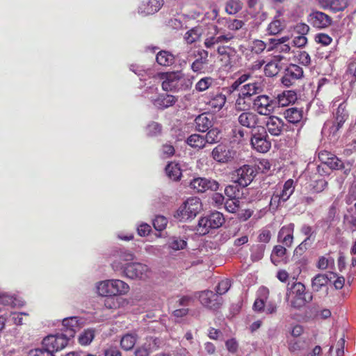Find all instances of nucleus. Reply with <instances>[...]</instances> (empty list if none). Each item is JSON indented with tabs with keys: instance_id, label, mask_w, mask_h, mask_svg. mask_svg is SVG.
<instances>
[{
	"instance_id": "20e7f679",
	"label": "nucleus",
	"mask_w": 356,
	"mask_h": 356,
	"mask_svg": "<svg viewBox=\"0 0 356 356\" xmlns=\"http://www.w3.org/2000/svg\"><path fill=\"white\" fill-rule=\"evenodd\" d=\"M224 222L223 215L218 211H214L199 220L197 230L201 234H206L210 229L221 227Z\"/></svg>"
},
{
	"instance_id": "412c9836",
	"label": "nucleus",
	"mask_w": 356,
	"mask_h": 356,
	"mask_svg": "<svg viewBox=\"0 0 356 356\" xmlns=\"http://www.w3.org/2000/svg\"><path fill=\"white\" fill-rule=\"evenodd\" d=\"M214 28L216 31L214 35H207L204 40V44L207 49H211L218 44L227 43L234 38V35L232 33L221 34L218 31L217 26H215Z\"/></svg>"
},
{
	"instance_id": "473e14b6",
	"label": "nucleus",
	"mask_w": 356,
	"mask_h": 356,
	"mask_svg": "<svg viewBox=\"0 0 356 356\" xmlns=\"http://www.w3.org/2000/svg\"><path fill=\"white\" fill-rule=\"evenodd\" d=\"M195 129L200 132H205L212 126V122L205 114L199 115L195 120Z\"/></svg>"
},
{
	"instance_id": "dca6fc26",
	"label": "nucleus",
	"mask_w": 356,
	"mask_h": 356,
	"mask_svg": "<svg viewBox=\"0 0 356 356\" xmlns=\"http://www.w3.org/2000/svg\"><path fill=\"white\" fill-rule=\"evenodd\" d=\"M308 22L315 28L323 29L332 24L330 16L321 11H312L308 16Z\"/></svg>"
},
{
	"instance_id": "c9c22d12",
	"label": "nucleus",
	"mask_w": 356,
	"mask_h": 356,
	"mask_svg": "<svg viewBox=\"0 0 356 356\" xmlns=\"http://www.w3.org/2000/svg\"><path fill=\"white\" fill-rule=\"evenodd\" d=\"M260 298L256 299L253 305V309L257 312H261L265 307V301L268 299L269 291L265 287L259 289Z\"/></svg>"
},
{
	"instance_id": "ea45409f",
	"label": "nucleus",
	"mask_w": 356,
	"mask_h": 356,
	"mask_svg": "<svg viewBox=\"0 0 356 356\" xmlns=\"http://www.w3.org/2000/svg\"><path fill=\"white\" fill-rule=\"evenodd\" d=\"M136 343V335L127 334L120 340V346L124 350H131Z\"/></svg>"
},
{
	"instance_id": "aec40b11",
	"label": "nucleus",
	"mask_w": 356,
	"mask_h": 356,
	"mask_svg": "<svg viewBox=\"0 0 356 356\" xmlns=\"http://www.w3.org/2000/svg\"><path fill=\"white\" fill-rule=\"evenodd\" d=\"M265 83L262 76L256 77L250 83L244 85L241 89L243 95H248V97L257 94H259L264 90Z\"/></svg>"
},
{
	"instance_id": "a18cd8bd",
	"label": "nucleus",
	"mask_w": 356,
	"mask_h": 356,
	"mask_svg": "<svg viewBox=\"0 0 356 356\" xmlns=\"http://www.w3.org/2000/svg\"><path fill=\"white\" fill-rule=\"evenodd\" d=\"M214 83L213 79L210 76H207L201 79L195 84V90L198 92H203L209 89Z\"/></svg>"
},
{
	"instance_id": "5fc2aeb1",
	"label": "nucleus",
	"mask_w": 356,
	"mask_h": 356,
	"mask_svg": "<svg viewBox=\"0 0 356 356\" xmlns=\"http://www.w3.org/2000/svg\"><path fill=\"white\" fill-rule=\"evenodd\" d=\"M30 356H54V353L50 350V348H47V347H44L42 343V347L40 348H35L34 350H31L29 352Z\"/></svg>"
},
{
	"instance_id": "ddd939ff",
	"label": "nucleus",
	"mask_w": 356,
	"mask_h": 356,
	"mask_svg": "<svg viewBox=\"0 0 356 356\" xmlns=\"http://www.w3.org/2000/svg\"><path fill=\"white\" fill-rule=\"evenodd\" d=\"M70 340L63 333L50 334L44 338L42 344L44 347L50 348L54 353L63 349Z\"/></svg>"
},
{
	"instance_id": "5701e85b",
	"label": "nucleus",
	"mask_w": 356,
	"mask_h": 356,
	"mask_svg": "<svg viewBox=\"0 0 356 356\" xmlns=\"http://www.w3.org/2000/svg\"><path fill=\"white\" fill-rule=\"evenodd\" d=\"M284 116L288 122L298 125V130L304 125L302 120L303 111L302 109L295 107L289 108L284 111Z\"/></svg>"
},
{
	"instance_id": "4468645a",
	"label": "nucleus",
	"mask_w": 356,
	"mask_h": 356,
	"mask_svg": "<svg viewBox=\"0 0 356 356\" xmlns=\"http://www.w3.org/2000/svg\"><path fill=\"white\" fill-rule=\"evenodd\" d=\"M266 132L268 131L273 136H279L284 131H287L288 126L283 120L277 116L270 115L266 121Z\"/></svg>"
},
{
	"instance_id": "052dcab7",
	"label": "nucleus",
	"mask_w": 356,
	"mask_h": 356,
	"mask_svg": "<svg viewBox=\"0 0 356 356\" xmlns=\"http://www.w3.org/2000/svg\"><path fill=\"white\" fill-rule=\"evenodd\" d=\"M161 125L157 122H152L147 127V134L153 136H156L161 132Z\"/></svg>"
},
{
	"instance_id": "680f3d73",
	"label": "nucleus",
	"mask_w": 356,
	"mask_h": 356,
	"mask_svg": "<svg viewBox=\"0 0 356 356\" xmlns=\"http://www.w3.org/2000/svg\"><path fill=\"white\" fill-rule=\"evenodd\" d=\"M305 341L302 340H291L289 342V350L291 352H296L305 348Z\"/></svg>"
},
{
	"instance_id": "1a4fd4ad",
	"label": "nucleus",
	"mask_w": 356,
	"mask_h": 356,
	"mask_svg": "<svg viewBox=\"0 0 356 356\" xmlns=\"http://www.w3.org/2000/svg\"><path fill=\"white\" fill-rule=\"evenodd\" d=\"M348 117L346 107L344 103H341L339 105L336 113L334 115V120L332 123V125L329 127L330 123L326 122L324 129L328 128L329 132L333 136H336L339 130L343 127L344 122Z\"/></svg>"
},
{
	"instance_id": "3c124183",
	"label": "nucleus",
	"mask_w": 356,
	"mask_h": 356,
	"mask_svg": "<svg viewBox=\"0 0 356 356\" xmlns=\"http://www.w3.org/2000/svg\"><path fill=\"white\" fill-rule=\"evenodd\" d=\"M248 97V95H243V91L238 94V98L236 100L235 108L237 111H245L249 108V104L246 102L245 99Z\"/></svg>"
},
{
	"instance_id": "2f4dec72",
	"label": "nucleus",
	"mask_w": 356,
	"mask_h": 356,
	"mask_svg": "<svg viewBox=\"0 0 356 356\" xmlns=\"http://www.w3.org/2000/svg\"><path fill=\"white\" fill-rule=\"evenodd\" d=\"M286 253V249L282 245H275L273 250L270 259L271 261L275 265L278 266L281 261L286 262L285 255Z\"/></svg>"
},
{
	"instance_id": "a878e982",
	"label": "nucleus",
	"mask_w": 356,
	"mask_h": 356,
	"mask_svg": "<svg viewBox=\"0 0 356 356\" xmlns=\"http://www.w3.org/2000/svg\"><path fill=\"white\" fill-rule=\"evenodd\" d=\"M353 165V161H341L334 154L332 156L330 162H328V167L332 170H343V173L348 175Z\"/></svg>"
},
{
	"instance_id": "39448f33",
	"label": "nucleus",
	"mask_w": 356,
	"mask_h": 356,
	"mask_svg": "<svg viewBox=\"0 0 356 356\" xmlns=\"http://www.w3.org/2000/svg\"><path fill=\"white\" fill-rule=\"evenodd\" d=\"M250 143L252 147L261 153L267 152L271 147V143L264 127H259L257 129H253Z\"/></svg>"
},
{
	"instance_id": "bf43d9fd",
	"label": "nucleus",
	"mask_w": 356,
	"mask_h": 356,
	"mask_svg": "<svg viewBox=\"0 0 356 356\" xmlns=\"http://www.w3.org/2000/svg\"><path fill=\"white\" fill-rule=\"evenodd\" d=\"M168 223V220L163 216H158L153 220V225L155 229L158 231L163 230Z\"/></svg>"
},
{
	"instance_id": "2eb2a0df",
	"label": "nucleus",
	"mask_w": 356,
	"mask_h": 356,
	"mask_svg": "<svg viewBox=\"0 0 356 356\" xmlns=\"http://www.w3.org/2000/svg\"><path fill=\"white\" fill-rule=\"evenodd\" d=\"M190 186L197 193H204L208 190L216 191L219 188V184L214 179L197 177L191 181Z\"/></svg>"
},
{
	"instance_id": "c85d7f7f",
	"label": "nucleus",
	"mask_w": 356,
	"mask_h": 356,
	"mask_svg": "<svg viewBox=\"0 0 356 356\" xmlns=\"http://www.w3.org/2000/svg\"><path fill=\"white\" fill-rule=\"evenodd\" d=\"M289 40L286 37H282L279 39L271 38L270 39V43L273 44L272 47L268 49V51H270L273 49H275L277 51L288 53L289 52L291 48L290 46L287 44H285V42Z\"/></svg>"
},
{
	"instance_id": "a19ab883",
	"label": "nucleus",
	"mask_w": 356,
	"mask_h": 356,
	"mask_svg": "<svg viewBox=\"0 0 356 356\" xmlns=\"http://www.w3.org/2000/svg\"><path fill=\"white\" fill-rule=\"evenodd\" d=\"M266 245L263 244H257L252 247L250 259L252 261H258L264 257Z\"/></svg>"
},
{
	"instance_id": "13d9d810",
	"label": "nucleus",
	"mask_w": 356,
	"mask_h": 356,
	"mask_svg": "<svg viewBox=\"0 0 356 356\" xmlns=\"http://www.w3.org/2000/svg\"><path fill=\"white\" fill-rule=\"evenodd\" d=\"M231 286L230 281L227 279L221 280L216 286V294L219 296L228 291Z\"/></svg>"
},
{
	"instance_id": "f257e3e1",
	"label": "nucleus",
	"mask_w": 356,
	"mask_h": 356,
	"mask_svg": "<svg viewBox=\"0 0 356 356\" xmlns=\"http://www.w3.org/2000/svg\"><path fill=\"white\" fill-rule=\"evenodd\" d=\"M162 80V88L165 91L178 92L186 90L192 83L186 79L181 71L161 73L159 74Z\"/></svg>"
},
{
	"instance_id": "f8f14e48",
	"label": "nucleus",
	"mask_w": 356,
	"mask_h": 356,
	"mask_svg": "<svg viewBox=\"0 0 356 356\" xmlns=\"http://www.w3.org/2000/svg\"><path fill=\"white\" fill-rule=\"evenodd\" d=\"M196 294L201 304L209 309H217L222 303V298L212 291L204 290Z\"/></svg>"
},
{
	"instance_id": "f704fd0d",
	"label": "nucleus",
	"mask_w": 356,
	"mask_h": 356,
	"mask_svg": "<svg viewBox=\"0 0 356 356\" xmlns=\"http://www.w3.org/2000/svg\"><path fill=\"white\" fill-rule=\"evenodd\" d=\"M186 143L191 147L198 149L204 148L206 145L204 136L197 134H191L188 136Z\"/></svg>"
},
{
	"instance_id": "e2e57ef3",
	"label": "nucleus",
	"mask_w": 356,
	"mask_h": 356,
	"mask_svg": "<svg viewBox=\"0 0 356 356\" xmlns=\"http://www.w3.org/2000/svg\"><path fill=\"white\" fill-rule=\"evenodd\" d=\"M327 186V182L324 179L316 180L313 185V190L315 193H321Z\"/></svg>"
},
{
	"instance_id": "f3484780",
	"label": "nucleus",
	"mask_w": 356,
	"mask_h": 356,
	"mask_svg": "<svg viewBox=\"0 0 356 356\" xmlns=\"http://www.w3.org/2000/svg\"><path fill=\"white\" fill-rule=\"evenodd\" d=\"M81 321V319L77 316H71L63 320L61 331L69 340L73 338L76 332L81 328L82 324Z\"/></svg>"
},
{
	"instance_id": "b1692460",
	"label": "nucleus",
	"mask_w": 356,
	"mask_h": 356,
	"mask_svg": "<svg viewBox=\"0 0 356 356\" xmlns=\"http://www.w3.org/2000/svg\"><path fill=\"white\" fill-rule=\"evenodd\" d=\"M294 224L290 223L282 227L279 231L277 240L286 247H290L293 241Z\"/></svg>"
},
{
	"instance_id": "423d86ee",
	"label": "nucleus",
	"mask_w": 356,
	"mask_h": 356,
	"mask_svg": "<svg viewBox=\"0 0 356 356\" xmlns=\"http://www.w3.org/2000/svg\"><path fill=\"white\" fill-rule=\"evenodd\" d=\"M252 107L254 111L261 115H270L275 112L276 103L273 97L266 95H260L254 99Z\"/></svg>"
},
{
	"instance_id": "cd10ccee",
	"label": "nucleus",
	"mask_w": 356,
	"mask_h": 356,
	"mask_svg": "<svg viewBox=\"0 0 356 356\" xmlns=\"http://www.w3.org/2000/svg\"><path fill=\"white\" fill-rule=\"evenodd\" d=\"M208 98L209 100L207 102V104L218 111L220 110L226 102V96L219 90L209 92Z\"/></svg>"
},
{
	"instance_id": "6e6d98bb",
	"label": "nucleus",
	"mask_w": 356,
	"mask_h": 356,
	"mask_svg": "<svg viewBox=\"0 0 356 356\" xmlns=\"http://www.w3.org/2000/svg\"><path fill=\"white\" fill-rule=\"evenodd\" d=\"M199 33H201L200 29H192L186 33L184 39L188 44H192L199 38Z\"/></svg>"
},
{
	"instance_id": "6e6552de",
	"label": "nucleus",
	"mask_w": 356,
	"mask_h": 356,
	"mask_svg": "<svg viewBox=\"0 0 356 356\" xmlns=\"http://www.w3.org/2000/svg\"><path fill=\"white\" fill-rule=\"evenodd\" d=\"M201 209V202L199 198L188 199L178 210V216L181 220H188L197 216Z\"/></svg>"
},
{
	"instance_id": "69168bd1",
	"label": "nucleus",
	"mask_w": 356,
	"mask_h": 356,
	"mask_svg": "<svg viewBox=\"0 0 356 356\" xmlns=\"http://www.w3.org/2000/svg\"><path fill=\"white\" fill-rule=\"evenodd\" d=\"M315 40L318 43L323 45H328L331 43L332 39L330 36L325 33H318L316 35Z\"/></svg>"
},
{
	"instance_id": "7ed1b4c3",
	"label": "nucleus",
	"mask_w": 356,
	"mask_h": 356,
	"mask_svg": "<svg viewBox=\"0 0 356 356\" xmlns=\"http://www.w3.org/2000/svg\"><path fill=\"white\" fill-rule=\"evenodd\" d=\"M291 293L293 296L291 301V306L300 309L313 300L312 293L306 291L305 286L301 282L293 283L291 286Z\"/></svg>"
},
{
	"instance_id": "79ce46f5",
	"label": "nucleus",
	"mask_w": 356,
	"mask_h": 356,
	"mask_svg": "<svg viewBox=\"0 0 356 356\" xmlns=\"http://www.w3.org/2000/svg\"><path fill=\"white\" fill-rule=\"evenodd\" d=\"M266 48V44L261 40H254L250 42L247 50L254 54H260Z\"/></svg>"
},
{
	"instance_id": "f03ea898",
	"label": "nucleus",
	"mask_w": 356,
	"mask_h": 356,
	"mask_svg": "<svg viewBox=\"0 0 356 356\" xmlns=\"http://www.w3.org/2000/svg\"><path fill=\"white\" fill-rule=\"evenodd\" d=\"M97 291L102 296L124 295L129 292V286L120 280H107L97 284Z\"/></svg>"
},
{
	"instance_id": "9b49d317",
	"label": "nucleus",
	"mask_w": 356,
	"mask_h": 356,
	"mask_svg": "<svg viewBox=\"0 0 356 356\" xmlns=\"http://www.w3.org/2000/svg\"><path fill=\"white\" fill-rule=\"evenodd\" d=\"M211 155L216 161L225 163L232 161L234 159L236 151L227 145L220 144L213 149Z\"/></svg>"
},
{
	"instance_id": "603ef678",
	"label": "nucleus",
	"mask_w": 356,
	"mask_h": 356,
	"mask_svg": "<svg viewBox=\"0 0 356 356\" xmlns=\"http://www.w3.org/2000/svg\"><path fill=\"white\" fill-rule=\"evenodd\" d=\"M220 131L217 128H213L207 133L206 136H204V140L206 141V144H213L216 143L219 141V134Z\"/></svg>"
},
{
	"instance_id": "72a5a7b5",
	"label": "nucleus",
	"mask_w": 356,
	"mask_h": 356,
	"mask_svg": "<svg viewBox=\"0 0 356 356\" xmlns=\"http://www.w3.org/2000/svg\"><path fill=\"white\" fill-rule=\"evenodd\" d=\"M329 281L330 279L327 275L321 273L317 274L312 280V288L313 291H319L323 286H327Z\"/></svg>"
},
{
	"instance_id": "774afa93",
	"label": "nucleus",
	"mask_w": 356,
	"mask_h": 356,
	"mask_svg": "<svg viewBox=\"0 0 356 356\" xmlns=\"http://www.w3.org/2000/svg\"><path fill=\"white\" fill-rule=\"evenodd\" d=\"M225 346L227 350L231 353H235L238 350V344L235 339H230L226 341Z\"/></svg>"
},
{
	"instance_id": "0eeeda50",
	"label": "nucleus",
	"mask_w": 356,
	"mask_h": 356,
	"mask_svg": "<svg viewBox=\"0 0 356 356\" xmlns=\"http://www.w3.org/2000/svg\"><path fill=\"white\" fill-rule=\"evenodd\" d=\"M256 176V171L252 166L244 165L236 170L232 175V179L239 186H248Z\"/></svg>"
},
{
	"instance_id": "bb28decb",
	"label": "nucleus",
	"mask_w": 356,
	"mask_h": 356,
	"mask_svg": "<svg viewBox=\"0 0 356 356\" xmlns=\"http://www.w3.org/2000/svg\"><path fill=\"white\" fill-rule=\"evenodd\" d=\"M163 5V0H148L143 1L138 8V12L144 15H152L158 12Z\"/></svg>"
},
{
	"instance_id": "4c0bfd02",
	"label": "nucleus",
	"mask_w": 356,
	"mask_h": 356,
	"mask_svg": "<svg viewBox=\"0 0 356 356\" xmlns=\"http://www.w3.org/2000/svg\"><path fill=\"white\" fill-rule=\"evenodd\" d=\"M165 170L168 177L174 181L179 180L181 176V169L177 163H168L165 167Z\"/></svg>"
},
{
	"instance_id": "09e8293b",
	"label": "nucleus",
	"mask_w": 356,
	"mask_h": 356,
	"mask_svg": "<svg viewBox=\"0 0 356 356\" xmlns=\"http://www.w3.org/2000/svg\"><path fill=\"white\" fill-rule=\"evenodd\" d=\"M284 28L283 23L276 18L271 22L267 29V31L270 35H276L280 33Z\"/></svg>"
},
{
	"instance_id": "c756f323",
	"label": "nucleus",
	"mask_w": 356,
	"mask_h": 356,
	"mask_svg": "<svg viewBox=\"0 0 356 356\" xmlns=\"http://www.w3.org/2000/svg\"><path fill=\"white\" fill-rule=\"evenodd\" d=\"M177 101V97L171 95H160L154 101V105L159 108L164 109L173 106Z\"/></svg>"
},
{
	"instance_id": "338daca9",
	"label": "nucleus",
	"mask_w": 356,
	"mask_h": 356,
	"mask_svg": "<svg viewBox=\"0 0 356 356\" xmlns=\"http://www.w3.org/2000/svg\"><path fill=\"white\" fill-rule=\"evenodd\" d=\"M270 232L268 229H264L260 231V233L258 236V241L261 243H267L270 241Z\"/></svg>"
},
{
	"instance_id": "de8ad7c7",
	"label": "nucleus",
	"mask_w": 356,
	"mask_h": 356,
	"mask_svg": "<svg viewBox=\"0 0 356 356\" xmlns=\"http://www.w3.org/2000/svg\"><path fill=\"white\" fill-rule=\"evenodd\" d=\"M224 207L229 213H236L240 208V200L236 198H229L225 202Z\"/></svg>"
},
{
	"instance_id": "e433bc0d",
	"label": "nucleus",
	"mask_w": 356,
	"mask_h": 356,
	"mask_svg": "<svg viewBox=\"0 0 356 356\" xmlns=\"http://www.w3.org/2000/svg\"><path fill=\"white\" fill-rule=\"evenodd\" d=\"M156 62L163 66H170L173 64L175 60L174 56L167 51H161L156 55Z\"/></svg>"
},
{
	"instance_id": "c03bdc74",
	"label": "nucleus",
	"mask_w": 356,
	"mask_h": 356,
	"mask_svg": "<svg viewBox=\"0 0 356 356\" xmlns=\"http://www.w3.org/2000/svg\"><path fill=\"white\" fill-rule=\"evenodd\" d=\"M95 337V331L92 329L84 330L79 337V342L83 346L90 344Z\"/></svg>"
},
{
	"instance_id": "6ab92c4d",
	"label": "nucleus",
	"mask_w": 356,
	"mask_h": 356,
	"mask_svg": "<svg viewBox=\"0 0 356 356\" xmlns=\"http://www.w3.org/2000/svg\"><path fill=\"white\" fill-rule=\"evenodd\" d=\"M162 341L156 337H147L145 342L135 350V356H149L150 353L157 350Z\"/></svg>"
},
{
	"instance_id": "49530a36",
	"label": "nucleus",
	"mask_w": 356,
	"mask_h": 356,
	"mask_svg": "<svg viewBox=\"0 0 356 356\" xmlns=\"http://www.w3.org/2000/svg\"><path fill=\"white\" fill-rule=\"evenodd\" d=\"M241 8L242 3L239 0H229L225 6V10L229 15L237 13Z\"/></svg>"
},
{
	"instance_id": "4d7b16f0",
	"label": "nucleus",
	"mask_w": 356,
	"mask_h": 356,
	"mask_svg": "<svg viewBox=\"0 0 356 356\" xmlns=\"http://www.w3.org/2000/svg\"><path fill=\"white\" fill-rule=\"evenodd\" d=\"M282 202H284V201H282L280 195L278 194V190H277L271 197L269 203L270 209L276 211Z\"/></svg>"
},
{
	"instance_id": "8fccbe9b",
	"label": "nucleus",
	"mask_w": 356,
	"mask_h": 356,
	"mask_svg": "<svg viewBox=\"0 0 356 356\" xmlns=\"http://www.w3.org/2000/svg\"><path fill=\"white\" fill-rule=\"evenodd\" d=\"M280 72V66L276 61H270L264 67V72L267 76H274Z\"/></svg>"
},
{
	"instance_id": "37998d69",
	"label": "nucleus",
	"mask_w": 356,
	"mask_h": 356,
	"mask_svg": "<svg viewBox=\"0 0 356 356\" xmlns=\"http://www.w3.org/2000/svg\"><path fill=\"white\" fill-rule=\"evenodd\" d=\"M316 267L321 270H325L327 268L333 269L334 268V259L332 257H320Z\"/></svg>"
},
{
	"instance_id": "a211bd4d",
	"label": "nucleus",
	"mask_w": 356,
	"mask_h": 356,
	"mask_svg": "<svg viewBox=\"0 0 356 356\" xmlns=\"http://www.w3.org/2000/svg\"><path fill=\"white\" fill-rule=\"evenodd\" d=\"M303 70L300 66L291 64L286 67L284 76L281 79V82L286 87L292 86L296 81L302 78Z\"/></svg>"
},
{
	"instance_id": "58836bf2",
	"label": "nucleus",
	"mask_w": 356,
	"mask_h": 356,
	"mask_svg": "<svg viewBox=\"0 0 356 356\" xmlns=\"http://www.w3.org/2000/svg\"><path fill=\"white\" fill-rule=\"evenodd\" d=\"M294 191L293 181L292 179L287 180L283 185L282 188L278 191L282 201H287Z\"/></svg>"
},
{
	"instance_id": "7c9ffc66",
	"label": "nucleus",
	"mask_w": 356,
	"mask_h": 356,
	"mask_svg": "<svg viewBox=\"0 0 356 356\" xmlns=\"http://www.w3.org/2000/svg\"><path fill=\"white\" fill-rule=\"evenodd\" d=\"M208 51L206 50L198 51L197 58L191 65V68L194 72H200L202 70L208 63Z\"/></svg>"
},
{
	"instance_id": "0e129e2a",
	"label": "nucleus",
	"mask_w": 356,
	"mask_h": 356,
	"mask_svg": "<svg viewBox=\"0 0 356 356\" xmlns=\"http://www.w3.org/2000/svg\"><path fill=\"white\" fill-rule=\"evenodd\" d=\"M285 94H279L276 97H273L276 103V108L279 107L287 106L290 103L285 97Z\"/></svg>"
},
{
	"instance_id": "4be33fe9",
	"label": "nucleus",
	"mask_w": 356,
	"mask_h": 356,
	"mask_svg": "<svg viewBox=\"0 0 356 356\" xmlns=\"http://www.w3.org/2000/svg\"><path fill=\"white\" fill-rule=\"evenodd\" d=\"M238 123L245 127L252 129H257L259 122V118L257 114L252 111L242 112L238 117Z\"/></svg>"
},
{
	"instance_id": "864d4df0",
	"label": "nucleus",
	"mask_w": 356,
	"mask_h": 356,
	"mask_svg": "<svg viewBox=\"0 0 356 356\" xmlns=\"http://www.w3.org/2000/svg\"><path fill=\"white\" fill-rule=\"evenodd\" d=\"M168 245L170 248L175 250H179L184 249L186 247V241L180 238L173 236L170 238Z\"/></svg>"
},
{
	"instance_id": "393cba45",
	"label": "nucleus",
	"mask_w": 356,
	"mask_h": 356,
	"mask_svg": "<svg viewBox=\"0 0 356 356\" xmlns=\"http://www.w3.org/2000/svg\"><path fill=\"white\" fill-rule=\"evenodd\" d=\"M349 0H318L323 9H330L334 13L344 10L348 6Z\"/></svg>"
},
{
	"instance_id": "9d476101",
	"label": "nucleus",
	"mask_w": 356,
	"mask_h": 356,
	"mask_svg": "<svg viewBox=\"0 0 356 356\" xmlns=\"http://www.w3.org/2000/svg\"><path fill=\"white\" fill-rule=\"evenodd\" d=\"M124 273L127 277L131 279H146L150 275V270L145 264L141 263H130L124 267Z\"/></svg>"
}]
</instances>
